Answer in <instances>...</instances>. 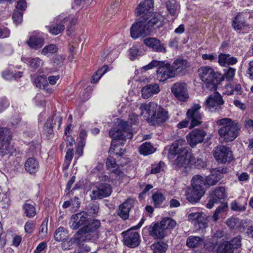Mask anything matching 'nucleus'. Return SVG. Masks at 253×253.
<instances>
[{"label":"nucleus","mask_w":253,"mask_h":253,"mask_svg":"<svg viewBox=\"0 0 253 253\" xmlns=\"http://www.w3.org/2000/svg\"><path fill=\"white\" fill-rule=\"evenodd\" d=\"M12 138V133L10 130L6 127L0 126V142L10 141Z\"/></svg>","instance_id":"79ce46f5"},{"label":"nucleus","mask_w":253,"mask_h":253,"mask_svg":"<svg viewBox=\"0 0 253 253\" xmlns=\"http://www.w3.org/2000/svg\"><path fill=\"white\" fill-rule=\"evenodd\" d=\"M24 212L26 216L32 218L36 214V208L32 205L25 203L23 206Z\"/></svg>","instance_id":"ea45409f"},{"label":"nucleus","mask_w":253,"mask_h":253,"mask_svg":"<svg viewBox=\"0 0 253 253\" xmlns=\"http://www.w3.org/2000/svg\"><path fill=\"white\" fill-rule=\"evenodd\" d=\"M129 52L131 60H134L135 57L142 54L141 51L139 50L137 46L136 45L130 48Z\"/></svg>","instance_id":"13d9d810"},{"label":"nucleus","mask_w":253,"mask_h":253,"mask_svg":"<svg viewBox=\"0 0 253 253\" xmlns=\"http://www.w3.org/2000/svg\"><path fill=\"white\" fill-rule=\"evenodd\" d=\"M206 134L204 130L195 129L187 135V140L189 145L193 147L197 144L202 142Z\"/></svg>","instance_id":"a211bd4d"},{"label":"nucleus","mask_w":253,"mask_h":253,"mask_svg":"<svg viewBox=\"0 0 253 253\" xmlns=\"http://www.w3.org/2000/svg\"><path fill=\"white\" fill-rule=\"evenodd\" d=\"M21 59L23 62L28 64L33 69H37L43 65V61L38 57L33 58L23 57Z\"/></svg>","instance_id":"2f4dec72"},{"label":"nucleus","mask_w":253,"mask_h":253,"mask_svg":"<svg viewBox=\"0 0 253 253\" xmlns=\"http://www.w3.org/2000/svg\"><path fill=\"white\" fill-rule=\"evenodd\" d=\"M164 63L165 62L163 61H160L154 60L146 66H144L143 68L146 70H148L149 69H151L155 67H159V66H162L164 64Z\"/></svg>","instance_id":"052dcab7"},{"label":"nucleus","mask_w":253,"mask_h":253,"mask_svg":"<svg viewBox=\"0 0 253 253\" xmlns=\"http://www.w3.org/2000/svg\"><path fill=\"white\" fill-rule=\"evenodd\" d=\"M224 103L221 95L218 92H215L207 98L205 104L206 108L213 112L216 111L217 108Z\"/></svg>","instance_id":"dca6fc26"},{"label":"nucleus","mask_w":253,"mask_h":253,"mask_svg":"<svg viewBox=\"0 0 253 253\" xmlns=\"http://www.w3.org/2000/svg\"><path fill=\"white\" fill-rule=\"evenodd\" d=\"M171 91L177 100L186 101L189 98L187 85L184 83L177 82L171 87Z\"/></svg>","instance_id":"6e6552de"},{"label":"nucleus","mask_w":253,"mask_h":253,"mask_svg":"<svg viewBox=\"0 0 253 253\" xmlns=\"http://www.w3.org/2000/svg\"><path fill=\"white\" fill-rule=\"evenodd\" d=\"M232 26L235 30H240L243 29L246 26V23L244 18L241 15H237L234 17Z\"/></svg>","instance_id":"4c0bfd02"},{"label":"nucleus","mask_w":253,"mask_h":253,"mask_svg":"<svg viewBox=\"0 0 253 253\" xmlns=\"http://www.w3.org/2000/svg\"><path fill=\"white\" fill-rule=\"evenodd\" d=\"M215 160L220 163L230 162L233 159L232 153L229 148L225 146L217 147L213 153Z\"/></svg>","instance_id":"9b49d317"},{"label":"nucleus","mask_w":253,"mask_h":253,"mask_svg":"<svg viewBox=\"0 0 253 253\" xmlns=\"http://www.w3.org/2000/svg\"><path fill=\"white\" fill-rule=\"evenodd\" d=\"M133 207V200L127 199L119 206L117 214L123 219L126 220L128 218L129 212Z\"/></svg>","instance_id":"5701e85b"},{"label":"nucleus","mask_w":253,"mask_h":253,"mask_svg":"<svg viewBox=\"0 0 253 253\" xmlns=\"http://www.w3.org/2000/svg\"><path fill=\"white\" fill-rule=\"evenodd\" d=\"M35 228V222L33 221H28L25 223L24 230L26 233L31 234L33 232Z\"/></svg>","instance_id":"bf43d9fd"},{"label":"nucleus","mask_w":253,"mask_h":253,"mask_svg":"<svg viewBox=\"0 0 253 253\" xmlns=\"http://www.w3.org/2000/svg\"><path fill=\"white\" fill-rule=\"evenodd\" d=\"M64 58L61 55H57L54 59V66L57 68L62 67L64 65Z\"/></svg>","instance_id":"0e129e2a"},{"label":"nucleus","mask_w":253,"mask_h":253,"mask_svg":"<svg viewBox=\"0 0 253 253\" xmlns=\"http://www.w3.org/2000/svg\"><path fill=\"white\" fill-rule=\"evenodd\" d=\"M247 204V200L245 199L244 204L234 201L231 203V209L234 211H243L246 210L245 205Z\"/></svg>","instance_id":"3c124183"},{"label":"nucleus","mask_w":253,"mask_h":253,"mask_svg":"<svg viewBox=\"0 0 253 253\" xmlns=\"http://www.w3.org/2000/svg\"><path fill=\"white\" fill-rule=\"evenodd\" d=\"M99 183L90 194L92 199H101L109 197L112 193V190L110 184V179L106 175H101L99 177Z\"/></svg>","instance_id":"39448f33"},{"label":"nucleus","mask_w":253,"mask_h":253,"mask_svg":"<svg viewBox=\"0 0 253 253\" xmlns=\"http://www.w3.org/2000/svg\"><path fill=\"white\" fill-rule=\"evenodd\" d=\"M35 82L36 86L40 88L45 89V86H47V81L46 78L42 76L37 77Z\"/></svg>","instance_id":"864d4df0"},{"label":"nucleus","mask_w":253,"mask_h":253,"mask_svg":"<svg viewBox=\"0 0 253 253\" xmlns=\"http://www.w3.org/2000/svg\"><path fill=\"white\" fill-rule=\"evenodd\" d=\"M216 124L220 126L218 132L222 142L228 143L233 141L239 135L241 125L238 122L224 118L217 120Z\"/></svg>","instance_id":"f03ea898"},{"label":"nucleus","mask_w":253,"mask_h":253,"mask_svg":"<svg viewBox=\"0 0 253 253\" xmlns=\"http://www.w3.org/2000/svg\"><path fill=\"white\" fill-rule=\"evenodd\" d=\"M226 197V190L224 187H219L215 189L211 194L210 199L207 204V208L211 209L214 204L217 203L220 200Z\"/></svg>","instance_id":"aec40b11"},{"label":"nucleus","mask_w":253,"mask_h":253,"mask_svg":"<svg viewBox=\"0 0 253 253\" xmlns=\"http://www.w3.org/2000/svg\"><path fill=\"white\" fill-rule=\"evenodd\" d=\"M238 62L237 58L231 57L229 54L220 53L218 55V62L221 66L225 67L228 65H233Z\"/></svg>","instance_id":"c85d7f7f"},{"label":"nucleus","mask_w":253,"mask_h":253,"mask_svg":"<svg viewBox=\"0 0 253 253\" xmlns=\"http://www.w3.org/2000/svg\"><path fill=\"white\" fill-rule=\"evenodd\" d=\"M76 23V19L74 16L70 15L61 19L59 23L56 22L50 26H48V31L52 35H57L64 30L65 24L67 25L68 28H70L74 25Z\"/></svg>","instance_id":"423d86ee"},{"label":"nucleus","mask_w":253,"mask_h":253,"mask_svg":"<svg viewBox=\"0 0 253 253\" xmlns=\"http://www.w3.org/2000/svg\"><path fill=\"white\" fill-rule=\"evenodd\" d=\"M216 252V253H233L234 251L228 241H223L217 247Z\"/></svg>","instance_id":"58836bf2"},{"label":"nucleus","mask_w":253,"mask_h":253,"mask_svg":"<svg viewBox=\"0 0 253 253\" xmlns=\"http://www.w3.org/2000/svg\"><path fill=\"white\" fill-rule=\"evenodd\" d=\"M165 167V163L160 162L158 164L154 166L151 169V173H157L164 170Z\"/></svg>","instance_id":"e2e57ef3"},{"label":"nucleus","mask_w":253,"mask_h":253,"mask_svg":"<svg viewBox=\"0 0 253 253\" xmlns=\"http://www.w3.org/2000/svg\"><path fill=\"white\" fill-rule=\"evenodd\" d=\"M44 43V39L41 37L36 35L30 36L29 40L27 41L28 45L35 50L41 48L43 45Z\"/></svg>","instance_id":"7c9ffc66"},{"label":"nucleus","mask_w":253,"mask_h":253,"mask_svg":"<svg viewBox=\"0 0 253 253\" xmlns=\"http://www.w3.org/2000/svg\"><path fill=\"white\" fill-rule=\"evenodd\" d=\"M124 244L130 248H135L140 244V235L136 231L129 230L125 233H123Z\"/></svg>","instance_id":"f3484780"},{"label":"nucleus","mask_w":253,"mask_h":253,"mask_svg":"<svg viewBox=\"0 0 253 253\" xmlns=\"http://www.w3.org/2000/svg\"><path fill=\"white\" fill-rule=\"evenodd\" d=\"M151 248L154 253H166L168 245L163 242H157L153 244Z\"/></svg>","instance_id":"f704fd0d"},{"label":"nucleus","mask_w":253,"mask_h":253,"mask_svg":"<svg viewBox=\"0 0 253 253\" xmlns=\"http://www.w3.org/2000/svg\"><path fill=\"white\" fill-rule=\"evenodd\" d=\"M202 243V239L199 236H191L187 238L186 245L191 248H197Z\"/></svg>","instance_id":"c9c22d12"},{"label":"nucleus","mask_w":253,"mask_h":253,"mask_svg":"<svg viewBox=\"0 0 253 253\" xmlns=\"http://www.w3.org/2000/svg\"><path fill=\"white\" fill-rule=\"evenodd\" d=\"M160 90V85L157 83L146 85L141 89L142 97L144 99H148L159 93Z\"/></svg>","instance_id":"393cba45"},{"label":"nucleus","mask_w":253,"mask_h":253,"mask_svg":"<svg viewBox=\"0 0 253 253\" xmlns=\"http://www.w3.org/2000/svg\"><path fill=\"white\" fill-rule=\"evenodd\" d=\"M190 149L187 147L186 141L183 139H179L175 141L170 146L169 150V155L175 156L180 155L184 154H186Z\"/></svg>","instance_id":"f8f14e48"},{"label":"nucleus","mask_w":253,"mask_h":253,"mask_svg":"<svg viewBox=\"0 0 253 253\" xmlns=\"http://www.w3.org/2000/svg\"><path fill=\"white\" fill-rule=\"evenodd\" d=\"M188 66L189 64L186 60L178 59L173 62L172 66L171 67L174 73L175 71L179 73L185 69Z\"/></svg>","instance_id":"72a5a7b5"},{"label":"nucleus","mask_w":253,"mask_h":253,"mask_svg":"<svg viewBox=\"0 0 253 253\" xmlns=\"http://www.w3.org/2000/svg\"><path fill=\"white\" fill-rule=\"evenodd\" d=\"M226 224L231 229H235L240 225L239 219L234 217L229 218L226 221Z\"/></svg>","instance_id":"5fc2aeb1"},{"label":"nucleus","mask_w":253,"mask_h":253,"mask_svg":"<svg viewBox=\"0 0 253 253\" xmlns=\"http://www.w3.org/2000/svg\"><path fill=\"white\" fill-rule=\"evenodd\" d=\"M67 232L63 227L58 228L54 234L55 240L58 242H60L66 238Z\"/></svg>","instance_id":"de8ad7c7"},{"label":"nucleus","mask_w":253,"mask_h":253,"mask_svg":"<svg viewBox=\"0 0 253 253\" xmlns=\"http://www.w3.org/2000/svg\"><path fill=\"white\" fill-rule=\"evenodd\" d=\"M164 18L160 14L156 13L148 12L144 15L143 21L145 23V25L148 28L149 32L151 28H159L162 27L163 25Z\"/></svg>","instance_id":"0eeeda50"},{"label":"nucleus","mask_w":253,"mask_h":253,"mask_svg":"<svg viewBox=\"0 0 253 253\" xmlns=\"http://www.w3.org/2000/svg\"><path fill=\"white\" fill-rule=\"evenodd\" d=\"M201 106L194 104L187 112V118L191 120L190 127H193L201 123L202 115L199 113Z\"/></svg>","instance_id":"6ab92c4d"},{"label":"nucleus","mask_w":253,"mask_h":253,"mask_svg":"<svg viewBox=\"0 0 253 253\" xmlns=\"http://www.w3.org/2000/svg\"><path fill=\"white\" fill-rule=\"evenodd\" d=\"M107 71V67L103 66L101 69L97 70L95 75L92 76L91 82L92 83H97L100 78L104 75Z\"/></svg>","instance_id":"603ef678"},{"label":"nucleus","mask_w":253,"mask_h":253,"mask_svg":"<svg viewBox=\"0 0 253 253\" xmlns=\"http://www.w3.org/2000/svg\"><path fill=\"white\" fill-rule=\"evenodd\" d=\"M88 219V214L85 211H82L73 214L69 221L70 227L73 229H77L82 226H84Z\"/></svg>","instance_id":"ddd939ff"},{"label":"nucleus","mask_w":253,"mask_h":253,"mask_svg":"<svg viewBox=\"0 0 253 253\" xmlns=\"http://www.w3.org/2000/svg\"><path fill=\"white\" fill-rule=\"evenodd\" d=\"M149 33L148 28L142 20L136 22L130 28L131 37L134 39H136L140 36H146Z\"/></svg>","instance_id":"4468645a"},{"label":"nucleus","mask_w":253,"mask_h":253,"mask_svg":"<svg viewBox=\"0 0 253 253\" xmlns=\"http://www.w3.org/2000/svg\"><path fill=\"white\" fill-rule=\"evenodd\" d=\"M168 112L161 106L156 104L154 112L149 117V122L156 125L165 122L168 119Z\"/></svg>","instance_id":"9d476101"},{"label":"nucleus","mask_w":253,"mask_h":253,"mask_svg":"<svg viewBox=\"0 0 253 253\" xmlns=\"http://www.w3.org/2000/svg\"><path fill=\"white\" fill-rule=\"evenodd\" d=\"M156 104L157 103L153 102L141 104L139 107L141 111V116L147 118V120L149 122V117L154 112L155 108L156 107Z\"/></svg>","instance_id":"cd10ccee"},{"label":"nucleus","mask_w":253,"mask_h":253,"mask_svg":"<svg viewBox=\"0 0 253 253\" xmlns=\"http://www.w3.org/2000/svg\"><path fill=\"white\" fill-rule=\"evenodd\" d=\"M106 165L108 169H109L115 168L117 166L115 159L111 156H109L107 159Z\"/></svg>","instance_id":"338daca9"},{"label":"nucleus","mask_w":253,"mask_h":253,"mask_svg":"<svg viewBox=\"0 0 253 253\" xmlns=\"http://www.w3.org/2000/svg\"><path fill=\"white\" fill-rule=\"evenodd\" d=\"M168 10L172 16L176 15L179 11V5L175 0H169L166 2Z\"/></svg>","instance_id":"e433bc0d"},{"label":"nucleus","mask_w":253,"mask_h":253,"mask_svg":"<svg viewBox=\"0 0 253 253\" xmlns=\"http://www.w3.org/2000/svg\"><path fill=\"white\" fill-rule=\"evenodd\" d=\"M12 146L10 145V141L0 142V154L5 155L10 153Z\"/></svg>","instance_id":"c03bdc74"},{"label":"nucleus","mask_w":253,"mask_h":253,"mask_svg":"<svg viewBox=\"0 0 253 253\" xmlns=\"http://www.w3.org/2000/svg\"><path fill=\"white\" fill-rule=\"evenodd\" d=\"M155 149L149 142L142 144L139 148V152L143 155L146 156L154 152Z\"/></svg>","instance_id":"a19ab883"},{"label":"nucleus","mask_w":253,"mask_h":253,"mask_svg":"<svg viewBox=\"0 0 253 253\" xmlns=\"http://www.w3.org/2000/svg\"><path fill=\"white\" fill-rule=\"evenodd\" d=\"M143 43L148 47L157 52H166L164 44L155 38H147L143 40Z\"/></svg>","instance_id":"b1692460"},{"label":"nucleus","mask_w":253,"mask_h":253,"mask_svg":"<svg viewBox=\"0 0 253 253\" xmlns=\"http://www.w3.org/2000/svg\"><path fill=\"white\" fill-rule=\"evenodd\" d=\"M57 51V46L53 44L45 46L42 50L41 54L44 56H48L56 53Z\"/></svg>","instance_id":"09e8293b"},{"label":"nucleus","mask_w":253,"mask_h":253,"mask_svg":"<svg viewBox=\"0 0 253 253\" xmlns=\"http://www.w3.org/2000/svg\"><path fill=\"white\" fill-rule=\"evenodd\" d=\"M157 79L161 82H165L167 80L172 78L175 76V73L169 63H165L159 66L157 71Z\"/></svg>","instance_id":"2eb2a0df"},{"label":"nucleus","mask_w":253,"mask_h":253,"mask_svg":"<svg viewBox=\"0 0 253 253\" xmlns=\"http://www.w3.org/2000/svg\"><path fill=\"white\" fill-rule=\"evenodd\" d=\"M24 167L28 172L30 174L35 173L39 169V162L34 158H29L25 161Z\"/></svg>","instance_id":"c756f323"},{"label":"nucleus","mask_w":253,"mask_h":253,"mask_svg":"<svg viewBox=\"0 0 253 253\" xmlns=\"http://www.w3.org/2000/svg\"><path fill=\"white\" fill-rule=\"evenodd\" d=\"M160 223L162 224V226L165 230L167 229L174 228L176 224V222L173 219L169 217L164 218L160 222Z\"/></svg>","instance_id":"49530a36"},{"label":"nucleus","mask_w":253,"mask_h":253,"mask_svg":"<svg viewBox=\"0 0 253 253\" xmlns=\"http://www.w3.org/2000/svg\"><path fill=\"white\" fill-rule=\"evenodd\" d=\"M211 174L207 176L206 183L209 186H213L217 183L223 177V174L227 173L229 169L226 167H219L212 169Z\"/></svg>","instance_id":"1a4fd4ad"},{"label":"nucleus","mask_w":253,"mask_h":253,"mask_svg":"<svg viewBox=\"0 0 253 253\" xmlns=\"http://www.w3.org/2000/svg\"><path fill=\"white\" fill-rule=\"evenodd\" d=\"M196 162V158L191 154L190 151L187 154L178 155L174 162L176 168L181 167L186 168L189 164H193Z\"/></svg>","instance_id":"412c9836"},{"label":"nucleus","mask_w":253,"mask_h":253,"mask_svg":"<svg viewBox=\"0 0 253 253\" xmlns=\"http://www.w3.org/2000/svg\"><path fill=\"white\" fill-rule=\"evenodd\" d=\"M204 214L202 212H193L189 214L188 215V220L194 222V224L196 223L200 218H203L202 216Z\"/></svg>","instance_id":"6e6d98bb"},{"label":"nucleus","mask_w":253,"mask_h":253,"mask_svg":"<svg viewBox=\"0 0 253 253\" xmlns=\"http://www.w3.org/2000/svg\"><path fill=\"white\" fill-rule=\"evenodd\" d=\"M109 134L112 138L109 150L110 154L120 156L123 155L125 151L122 147V144L126 141V138L131 139L132 137L131 126L127 122L121 120L117 127L110 130Z\"/></svg>","instance_id":"f257e3e1"},{"label":"nucleus","mask_w":253,"mask_h":253,"mask_svg":"<svg viewBox=\"0 0 253 253\" xmlns=\"http://www.w3.org/2000/svg\"><path fill=\"white\" fill-rule=\"evenodd\" d=\"M152 198L156 207L160 206L165 200V196L161 192L155 193Z\"/></svg>","instance_id":"8fccbe9b"},{"label":"nucleus","mask_w":253,"mask_h":253,"mask_svg":"<svg viewBox=\"0 0 253 253\" xmlns=\"http://www.w3.org/2000/svg\"><path fill=\"white\" fill-rule=\"evenodd\" d=\"M154 2L153 0H145L141 2L136 9L137 15H141L149 11L153 7Z\"/></svg>","instance_id":"473e14b6"},{"label":"nucleus","mask_w":253,"mask_h":253,"mask_svg":"<svg viewBox=\"0 0 253 253\" xmlns=\"http://www.w3.org/2000/svg\"><path fill=\"white\" fill-rule=\"evenodd\" d=\"M101 226V223L99 220L93 219L87 220L86 224L83 226L77 232V234L82 235L87 233H91L96 232Z\"/></svg>","instance_id":"4be33fe9"},{"label":"nucleus","mask_w":253,"mask_h":253,"mask_svg":"<svg viewBox=\"0 0 253 253\" xmlns=\"http://www.w3.org/2000/svg\"><path fill=\"white\" fill-rule=\"evenodd\" d=\"M199 220L195 223V226L198 227L199 229H205L208 226V222L209 221V217L207 215L204 214Z\"/></svg>","instance_id":"a18cd8bd"},{"label":"nucleus","mask_w":253,"mask_h":253,"mask_svg":"<svg viewBox=\"0 0 253 253\" xmlns=\"http://www.w3.org/2000/svg\"><path fill=\"white\" fill-rule=\"evenodd\" d=\"M201 80L207 84V87L214 88L222 81V75L209 66H203L198 71Z\"/></svg>","instance_id":"20e7f679"},{"label":"nucleus","mask_w":253,"mask_h":253,"mask_svg":"<svg viewBox=\"0 0 253 253\" xmlns=\"http://www.w3.org/2000/svg\"><path fill=\"white\" fill-rule=\"evenodd\" d=\"M206 180L199 175H194L191 180V187L186 192V199L190 203L198 202L204 195Z\"/></svg>","instance_id":"7ed1b4c3"},{"label":"nucleus","mask_w":253,"mask_h":253,"mask_svg":"<svg viewBox=\"0 0 253 253\" xmlns=\"http://www.w3.org/2000/svg\"><path fill=\"white\" fill-rule=\"evenodd\" d=\"M46 247V243L44 242H42L38 245L34 252V253H44V250Z\"/></svg>","instance_id":"774afa93"},{"label":"nucleus","mask_w":253,"mask_h":253,"mask_svg":"<svg viewBox=\"0 0 253 253\" xmlns=\"http://www.w3.org/2000/svg\"><path fill=\"white\" fill-rule=\"evenodd\" d=\"M149 234L155 239H162L166 235V230L160 223H155L149 228Z\"/></svg>","instance_id":"bb28decb"},{"label":"nucleus","mask_w":253,"mask_h":253,"mask_svg":"<svg viewBox=\"0 0 253 253\" xmlns=\"http://www.w3.org/2000/svg\"><path fill=\"white\" fill-rule=\"evenodd\" d=\"M242 239L241 236L238 235L228 241L234 252L235 250L241 248L242 247Z\"/></svg>","instance_id":"37998d69"},{"label":"nucleus","mask_w":253,"mask_h":253,"mask_svg":"<svg viewBox=\"0 0 253 253\" xmlns=\"http://www.w3.org/2000/svg\"><path fill=\"white\" fill-rule=\"evenodd\" d=\"M128 121L131 125H137L139 123V117L135 113H131L128 116Z\"/></svg>","instance_id":"69168bd1"},{"label":"nucleus","mask_w":253,"mask_h":253,"mask_svg":"<svg viewBox=\"0 0 253 253\" xmlns=\"http://www.w3.org/2000/svg\"><path fill=\"white\" fill-rule=\"evenodd\" d=\"M12 19L16 25L20 24L23 20V13L18 10L15 11L12 15Z\"/></svg>","instance_id":"4d7b16f0"},{"label":"nucleus","mask_w":253,"mask_h":253,"mask_svg":"<svg viewBox=\"0 0 253 253\" xmlns=\"http://www.w3.org/2000/svg\"><path fill=\"white\" fill-rule=\"evenodd\" d=\"M56 122L58 123V129H59L62 122V118L56 115L49 117L44 126V130L49 134H52L53 127Z\"/></svg>","instance_id":"a878e982"},{"label":"nucleus","mask_w":253,"mask_h":253,"mask_svg":"<svg viewBox=\"0 0 253 253\" xmlns=\"http://www.w3.org/2000/svg\"><path fill=\"white\" fill-rule=\"evenodd\" d=\"M236 70L234 68H230L228 69V70L227 71V72L224 74V75H222V81L223 80V78L226 79L227 80H230L233 79V78L235 76Z\"/></svg>","instance_id":"680f3d73"}]
</instances>
